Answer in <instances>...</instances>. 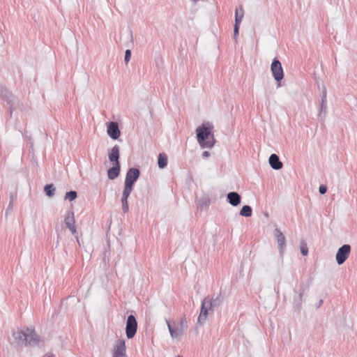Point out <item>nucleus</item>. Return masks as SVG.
I'll use <instances>...</instances> for the list:
<instances>
[{"instance_id": "1", "label": "nucleus", "mask_w": 357, "mask_h": 357, "mask_svg": "<svg viewBox=\"0 0 357 357\" xmlns=\"http://www.w3.org/2000/svg\"><path fill=\"white\" fill-rule=\"evenodd\" d=\"M13 340L10 344L17 349L22 350L24 347H34L39 345L40 337L32 328H24L12 333Z\"/></svg>"}, {"instance_id": "2", "label": "nucleus", "mask_w": 357, "mask_h": 357, "mask_svg": "<svg viewBox=\"0 0 357 357\" xmlns=\"http://www.w3.org/2000/svg\"><path fill=\"white\" fill-rule=\"evenodd\" d=\"M211 130L209 124H202L196 129L197 142L202 149H211L215 144V139Z\"/></svg>"}, {"instance_id": "3", "label": "nucleus", "mask_w": 357, "mask_h": 357, "mask_svg": "<svg viewBox=\"0 0 357 357\" xmlns=\"http://www.w3.org/2000/svg\"><path fill=\"white\" fill-rule=\"evenodd\" d=\"M221 303L220 296H217L215 299L204 298L202 302L201 312L198 317V323L202 325L206 320L208 310H212L219 306Z\"/></svg>"}, {"instance_id": "4", "label": "nucleus", "mask_w": 357, "mask_h": 357, "mask_svg": "<svg viewBox=\"0 0 357 357\" xmlns=\"http://www.w3.org/2000/svg\"><path fill=\"white\" fill-rule=\"evenodd\" d=\"M137 329V322L134 315L130 314L128 317L126 326V334L128 339H132Z\"/></svg>"}, {"instance_id": "5", "label": "nucleus", "mask_w": 357, "mask_h": 357, "mask_svg": "<svg viewBox=\"0 0 357 357\" xmlns=\"http://www.w3.org/2000/svg\"><path fill=\"white\" fill-rule=\"evenodd\" d=\"M351 252V246L349 244H344L341 246L335 256V259L338 265L342 264L349 257Z\"/></svg>"}, {"instance_id": "6", "label": "nucleus", "mask_w": 357, "mask_h": 357, "mask_svg": "<svg viewBox=\"0 0 357 357\" xmlns=\"http://www.w3.org/2000/svg\"><path fill=\"white\" fill-rule=\"evenodd\" d=\"M271 70L275 81L280 82L283 79V69L279 60L277 59H273L271 66Z\"/></svg>"}, {"instance_id": "7", "label": "nucleus", "mask_w": 357, "mask_h": 357, "mask_svg": "<svg viewBox=\"0 0 357 357\" xmlns=\"http://www.w3.org/2000/svg\"><path fill=\"white\" fill-rule=\"evenodd\" d=\"M120 39L127 47H131L133 45L132 31L130 28L123 29L120 33Z\"/></svg>"}, {"instance_id": "8", "label": "nucleus", "mask_w": 357, "mask_h": 357, "mask_svg": "<svg viewBox=\"0 0 357 357\" xmlns=\"http://www.w3.org/2000/svg\"><path fill=\"white\" fill-rule=\"evenodd\" d=\"M126 342L124 340H117L114 347L112 357H126Z\"/></svg>"}, {"instance_id": "9", "label": "nucleus", "mask_w": 357, "mask_h": 357, "mask_svg": "<svg viewBox=\"0 0 357 357\" xmlns=\"http://www.w3.org/2000/svg\"><path fill=\"white\" fill-rule=\"evenodd\" d=\"M274 234L277 239L278 244V248L281 256L283 255L285 248H286V240L284 234L278 228L275 229Z\"/></svg>"}, {"instance_id": "10", "label": "nucleus", "mask_w": 357, "mask_h": 357, "mask_svg": "<svg viewBox=\"0 0 357 357\" xmlns=\"http://www.w3.org/2000/svg\"><path fill=\"white\" fill-rule=\"evenodd\" d=\"M139 174L140 172L138 169L134 167L129 169L126 175L125 183L134 185Z\"/></svg>"}, {"instance_id": "11", "label": "nucleus", "mask_w": 357, "mask_h": 357, "mask_svg": "<svg viewBox=\"0 0 357 357\" xmlns=\"http://www.w3.org/2000/svg\"><path fill=\"white\" fill-rule=\"evenodd\" d=\"M107 134L113 139H117L121 134L118 123L116 122H110L107 126Z\"/></svg>"}, {"instance_id": "12", "label": "nucleus", "mask_w": 357, "mask_h": 357, "mask_svg": "<svg viewBox=\"0 0 357 357\" xmlns=\"http://www.w3.org/2000/svg\"><path fill=\"white\" fill-rule=\"evenodd\" d=\"M66 227L70 230L73 234L76 232L75 221L74 218V212L73 211H68L65 220Z\"/></svg>"}, {"instance_id": "13", "label": "nucleus", "mask_w": 357, "mask_h": 357, "mask_svg": "<svg viewBox=\"0 0 357 357\" xmlns=\"http://www.w3.org/2000/svg\"><path fill=\"white\" fill-rule=\"evenodd\" d=\"M169 333L171 337L173 339H176L178 340H181V337L183 336L184 331H182V329L179 328L178 326H172L169 321H166Z\"/></svg>"}, {"instance_id": "14", "label": "nucleus", "mask_w": 357, "mask_h": 357, "mask_svg": "<svg viewBox=\"0 0 357 357\" xmlns=\"http://www.w3.org/2000/svg\"><path fill=\"white\" fill-rule=\"evenodd\" d=\"M109 160L114 164L119 163V147L117 145L114 146L108 153Z\"/></svg>"}, {"instance_id": "15", "label": "nucleus", "mask_w": 357, "mask_h": 357, "mask_svg": "<svg viewBox=\"0 0 357 357\" xmlns=\"http://www.w3.org/2000/svg\"><path fill=\"white\" fill-rule=\"evenodd\" d=\"M227 199L232 206H237L241 204V197L236 192H230L227 195Z\"/></svg>"}, {"instance_id": "16", "label": "nucleus", "mask_w": 357, "mask_h": 357, "mask_svg": "<svg viewBox=\"0 0 357 357\" xmlns=\"http://www.w3.org/2000/svg\"><path fill=\"white\" fill-rule=\"evenodd\" d=\"M269 164L271 167L275 169L279 170L282 167V162L280 160L279 157L276 154H271L269 157Z\"/></svg>"}, {"instance_id": "17", "label": "nucleus", "mask_w": 357, "mask_h": 357, "mask_svg": "<svg viewBox=\"0 0 357 357\" xmlns=\"http://www.w3.org/2000/svg\"><path fill=\"white\" fill-rule=\"evenodd\" d=\"M120 164H114L113 167L107 171V176L109 179L113 180L118 177L120 173Z\"/></svg>"}, {"instance_id": "18", "label": "nucleus", "mask_w": 357, "mask_h": 357, "mask_svg": "<svg viewBox=\"0 0 357 357\" xmlns=\"http://www.w3.org/2000/svg\"><path fill=\"white\" fill-rule=\"evenodd\" d=\"M158 165L159 168L164 169L167 165V156L165 153H160L158 157Z\"/></svg>"}, {"instance_id": "19", "label": "nucleus", "mask_w": 357, "mask_h": 357, "mask_svg": "<svg viewBox=\"0 0 357 357\" xmlns=\"http://www.w3.org/2000/svg\"><path fill=\"white\" fill-rule=\"evenodd\" d=\"M211 204V199L208 196L204 195L198 200V206L201 209L207 208Z\"/></svg>"}, {"instance_id": "20", "label": "nucleus", "mask_w": 357, "mask_h": 357, "mask_svg": "<svg viewBox=\"0 0 357 357\" xmlns=\"http://www.w3.org/2000/svg\"><path fill=\"white\" fill-rule=\"evenodd\" d=\"M252 208L248 205H245L240 211V215L244 217H250L252 215Z\"/></svg>"}, {"instance_id": "21", "label": "nucleus", "mask_w": 357, "mask_h": 357, "mask_svg": "<svg viewBox=\"0 0 357 357\" xmlns=\"http://www.w3.org/2000/svg\"><path fill=\"white\" fill-rule=\"evenodd\" d=\"M129 195L123 192L121 197V204H122V209L124 213H127L128 211V198Z\"/></svg>"}, {"instance_id": "22", "label": "nucleus", "mask_w": 357, "mask_h": 357, "mask_svg": "<svg viewBox=\"0 0 357 357\" xmlns=\"http://www.w3.org/2000/svg\"><path fill=\"white\" fill-rule=\"evenodd\" d=\"M244 15V12L242 6H240L238 8L236 9L235 13V22H241L243 17Z\"/></svg>"}, {"instance_id": "23", "label": "nucleus", "mask_w": 357, "mask_h": 357, "mask_svg": "<svg viewBox=\"0 0 357 357\" xmlns=\"http://www.w3.org/2000/svg\"><path fill=\"white\" fill-rule=\"evenodd\" d=\"M55 190L53 184L46 185L44 188L45 192L49 197H52L54 195Z\"/></svg>"}, {"instance_id": "24", "label": "nucleus", "mask_w": 357, "mask_h": 357, "mask_svg": "<svg viewBox=\"0 0 357 357\" xmlns=\"http://www.w3.org/2000/svg\"><path fill=\"white\" fill-rule=\"evenodd\" d=\"M321 109H326V89L325 86L323 87V91H322V95H321Z\"/></svg>"}, {"instance_id": "25", "label": "nucleus", "mask_w": 357, "mask_h": 357, "mask_svg": "<svg viewBox=\"0 0 357 357\" xmlns=\"http://www.w3.org/2000/svg\"><path fill=\"white\" fill-rule=\"evenodd\" d=\"M77 192L72 190V191H70V192H68L66 193L65 199L72 202L77 198Z\"/></svg>"}, {"instance_id": "26", "label": "nucleus", "mask_w": 357, "mask_h": 357, "mask_svg": "<svg viewBox=\"0 0 357 357\" xmlns=\"http://www.w3.org/2000/svg\"><path fill=\"white\" fill-rule=\"evenodd\" d=\"M300 249L301 254L303 256H306L308 253V248L307 246V243L305 241H301L300 245Z\"/></svg>"}, {"instance_id": "27", "label": "nucleus", "mask_w": 357, "mask_h": 357, "mask_svg": "<svg viewBox=\"0 0 357 357\" xmlns=\"http://www.w3.org/2000/svg\"><path fill=\"white\" fill-rule=\"evenodd\" d=\"M178 327L182 329L183 331H185L188 328L187 321L185 318H182L180 321L179 326Z\"/></svg>"}, {"instance_id": "28", "label": "nucleus", "mask_w": 357, "mask_h": 357, "mask_svg": "<svg viewBox=\"0 0 357 357\" xmlns=\"http://www.w3.org/2000/svg\"><path fill=\"white\" fill-rule=\"evenodd\" d=\"M133 185L125 183V186L123 192L130 195L132 190Z\"/></svg>"}, {"instance_id": "29", "label": "nucleus", "mask_w": 357, "mask_h": 357, "mask_svg": "<svg viewBox=\"0 0 357 357\" xmlns=\"http://www.w3.org/2000/svg\"><path fill=\"white\" fill-rule=\"evenodd\" d=\"M239 24H234V38L236 42H237V39H238V36Z\"/></svg>"}, {"instance_id": "30", "label": "nucleus", "mask_w": 357, "mask_h": 357, "mask_svg": "<svg viewBox=\"0 0 357 357\" xmlns=\"http://www.w3.org/2000/svg\"><path fill=\"white\" fill-rule=\"evenodd\" d=\"M131 58V51L130 50H127L125 52L124 61L126 63H128Z\"/></svg>"}, {"instance_id": "31", "label": "nucleus", "mask_w": 357, "mask_h": 357, "mask_svg": "<svg viewBox=\"0 0 357 357\" xmlns=\"http://www.w3.org/2000/svg\"><path fill=\"white\" fill-rule=\"evenodd\" d=\"M327 188L326 185H321L319 186V192L320 194L324 195L326 192Z\"/></svg>"}, {"instance_id": "32", "label": "nucleus", "mask_w": 357, "mask_h": 357, "mask_svg": "<svg viewBox=\"0 0 357 357\" xmlns=\"http://www.w3.org/2000/svg\"><path fill=\"white\" fill-rule=\"evenodd\" d=\"M210 155H211V153H210V152H209V151H204V152L202 153V156H203L204 158H208V157H209V156H210Z\"/></svg>"}, {"instance_id": "33", "label": "nucleus", "mask_w": 357, "mask_h": 357, "mask_svg": "<svg viewBox=\"0 0 357 357\" xmlns=\"http://www.w3.org/2000/svg\"><path fill=\"white\" fill-rule=\"evenodd\" d=\"M13 199H12L10 201V203H9V205H8V209H12V208H13Z\"/></svg>"}, {"instance_id": "34", "label": "nucleus", "mask_w": 357, "mask_h": 357, "mask_svg": "<svg viewBox=\"0 0 357 357\" xmlns=\"http://www.w3.org/2000/svg\"><path fill=\"white\" fill-rule=\"evenodd\" d=\"M43 357H53V355L46 354Z\"/></svg>"}, {"instance_id": "35", "label": "nucleus", "mask_w": 357, "mask_h": 357, "mask_svg": "<svg viewBox=\"0 0 357 357\" xmlns=\"http://www.w3.org/2000/svg\"><path fill=\"white\" fill-rule=\"evenodd\" d=\"M193 2L197 3L199 0H192Z\"/></svg>"}]
</instances>
